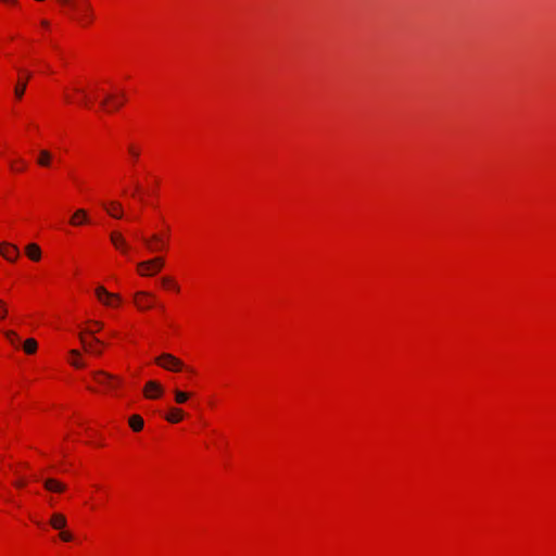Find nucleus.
I'll use <instances>...</instances> for the list:
<instances>
[{
    "mask_svg": "<svg viewBox=\"0 0 556 556\" xmlns=\"http://www.w3.org/2000/svg\"><path fill=\"white\" fill-rule=\"evenodd\" d=\"M61 5L67 7L74 14L73 18L81 26L93 22V8L89 0H56Z\"/></svg>",
    "mask_w": 556,
    "mask_h": 556,
    "instance_id": "obj_1",
    "label": "nucleus"
},
{
    "mask_svg": "<svg viewBox=\"0 0 556 556\" xmlns=\"http://www.w3.org/2000/svg\"><path fill=\"white\" fill-rule=\"evenodd\" d=\"M164 266L163 257H154L148 261L138 263V270L141 276H153L159 273Z\"/></svg>",
    "mask_w": 556,
    "mask_h": 556,
    "instance_id": "obj_2",
    "label": "nucleus"
},
{
    "mask_svg": "<svg viewBox=\"0 0 556 556\" xmlns=\"http://www.w3.org/2000/svg\"><path fill=\"white\" fill-rule=\"evenodd\" d=\"M155 363L166 370L180 371L184 368V363L172 354L164 353L155 358Z\"/></svg>",
    "mask_w": 556,
    "mask_h": 556,
    "instance_id": "obj_3",
    "label": "nucleus"
},
{
    "mask_svg": "<svg viewBox=\"0 0 556 556\" xmlns=\"http://www.w3.org/2000/svg\"><path fill=\"white\" fill-rule=\"evenodd\" d=\"M155 303V298L147 291H138L134 294V304L139 311L150 309Z\"/></svg>",
    "mask_w": 556,
    "mask_h": 556,
    "instance_id": "obj_4",
    "label": "nucleus"
},
{
    "mask_svg": "<svg viewBox=\"0 0 556 556\" xmlns=\"http://www.w3.org/2000/svg\"><path fill=\"white\" fill-rule=\"evenodd\" d=\"M93 378L99 384L106 387L109 390H115L121 384V380L117 377L105 371L93 372Z\"/></svg>",
    "mask_w": 556,
    "mask_h": 556,
    "instance_id": "obj_5",
    "label": "nucleus"
},
{
    "mask_svg": "<svg viewBox=\"0 0 556 556\" xmlns=\"http://www.w3.org/2000/svg\"><path fill=\"white\" fill-rule=\"evenodd\" d=\"M142 242L150 252H159L166 248L165 240L157 233H154L149 238L143 237Z\"/></svg>",
    "mask_w": 556,
    "mask_h": 556,
    "instance_id": "obj_6",
    "label": "nucleus"
},
{
    "mask_svg": "<svg viewBox=\"0 0 556 556\" xmlns=\"http://www.w3.org/2000/svg\"><path fill=\"white\" fill-rule=\"evenodd\" d=\"M96 295L104 305L112 306L114 301L119 302L118 294L109 292L104 287L99 286L96 289Z\"/></svg>",
    "mask_w": 556,
    "mask_h": 556,
    "instance_id": "obj_7",
    "label": "nucleus"
},
{
    "mask_svg": "<svg viewBox=\"0 0 556 556\" xmlns=\"http://www.w3.org/2000/svg\"><path fill=\"white\" fill-rule=\"evenodd\" d=\"M0 254L9 262H15L20 255V250L11 243H0Z\"/></svg>",
    "mask_w": 556,
    "mask_h": 556,
    "instance_id": "obj_8",
    "label": "nucleus"
},
{
    "mask_svg": "<svg viewBox=\"0 0 556 556\" xmlns=\"http://www.w3.org/2000/svg\"><path fill=\"white\" fill-rule=\"evenodd\" d=\"M143 393L148 399H157L162 395L163 388L159 382L151 380L146 383Z\"/></svg>",
    "mask_w": 556,
    "mask_h": 556,
    "instance_id": "obj_9",
    "label": "nucleus"
},
{
    "mask_svg": "<svg viewBox=\"0 0 556 556\" xmlns=\"http://www.w3.org/2000/svg\"><path fill=\"white\" fill-rule=\"evenodd\" d=\"M24 74L23 78H20L14 87V96L17 100H21L25 93L27 81L29 80L31 74L27 71H22Z\"/></svg>",
    "mask_w": 556,
    "mask_h": 556,
    "instance_id": "obj_10",
    "label": "nucleus"
},
{
    "mask_svg": "<svg viewBox=\"0 0 556 556\" xmlns=\"http://www.w3.org/2000/svg\"><path fill=\"white\" fill-rule=\"evenodd\" d=\"M110 239H111V242L112 244L117 249L119 250L121 252L123 253H127L128 250H129V245L128 243L126 242L125 238L123 237L122 233L119 232H112L110 235Z\"/></svg>",
    "mask_w": 556,
    "mask_h": 556,
    "instance_id": "obj_11",
    "label": "nucleus"
},
{
    "mask_svg": "<svg viewBox=\"0 0 556 556\" xmlns=\"http://www.w3.org/2000/svg\"><path fill=\"white\" fill-rule=\"evenodd\" d=\"M80 342L84 346V350L86 352L100 355L102 351L100 349H97L94 344H103L98 338L93 337L91 341H87L83 334L79 336Z\"/></svg>",
    "mask_w": 556,
    "mask_h": 556,
    "instance_id": "obj_12",
    "label": "nucleus"
},
{
    "mask_svg": "<svg viewBox=\"0 0 556 556\" xmlns=\"http://www.w3.org/2000/svg\"><path fill=\"white\" fill-rule=\"evenodd\" d=\"M70 223L73 226H81L89 223L87 211L84 208L76 210L72 215Z\"/></svg>",
    "mask_w": 556,
    "mask_h": 556,
    "instance_id": "obj_13",
    "label": "nucleus"
},
{
    "mask_svg": "<svg viewBox=\"0 0 556 556\" xmlns=\"http://www.w3.org/2000/svg\"><path fill=\"white\" fill-rule=\"evenodd\" d=\"M103 207L114 218L121 219L123 217L122 204L117 201H112L109 204L103 203Z\"/></svg>",
    "mask_w": 556,
    "mask_h": 556,
    "instance_id": "obj_14",
    "label": "nucleus"
},
{
    "mask_svg": "<svg viewBox=\"0 0 556 556\" xmlns=\"http://www.w3.org/2000/svg\"><path fill=\"white\" fill-rule=\"evenodd\" d=\"M43 485L46 490L56 493H62L66 489L65 484L52 478L46 479Z\"/></svg>",
    "mask_w": 556,
    "mask_h": 556,
    "instance_id": "obj_15",
    "label": "nucleus"
},
{
    "mask_svg": "<svg viewBox=\"0 0 556 556\" xmlns=\"http://www.w3.org/2000/svg\"><path fill=\"white\" fill-rule=\"evenodd\" d=\"M53 160V154L46 149H42L38 152L37 164L41 167H49Z\"/></svg>",
    "mask_w": 556,
    "mask_h": 556,
    "instance_id": "obj_16",
    "label": "nucleus"
},
{
    "mask_svg": "<svg viewBox=\"0 0 556 556\" xmlns=\"http://www.w3.org/2000/svg\"><path fill=\"white\" fill-rule=\"evenodd\" d=\"M50 525L55 530H63L67 525V520L64 515L55 513L51 516Z\"/></svg>",
    "mask_w": 556,
    "mask_h": 556,
    "instance_id": "obj_17",
    "label": "nucleus"
},
{
    "mask_svg": "<svg viewBox=\"0 0 556 556\" xmlns=\"http://www.w3.org/2000/svg\"><path fill=\"white\" fill-rule=\"evenodd\" d=\"M26 254L33 261H39L41 257L40 248L36 243H30L26 247Z\"/></svg>",
    "mask_w": 556,
    "mask_h": 556,
    "instance_id": "obj_18",
    "label": "nucleus"
},
{
    "mask_svg": "<svg viewBox=\"0 0 556 556\" xmlns=\"http://www.w3.org/2000/svg\"><path fill=\"white\" fill-rule=\"evenodd\" d=\"M184 417V413L179 408H170L169 413L166 416V420L176 424L179 422Z\"/></svg>",
    "mask_w": 556,
    "mask_h": 556,
    "instance_id": "obj_19",
    "label": "nucleus"
},
{
    "mask_svg": "<svg viewBox=\"0 0 556 556\" xmlns=\"http://www.w3.org/2000/svg\"><path fill=\"white\" fill-rule=\"evenodd\" d=\"M143 424V419L139 415H132L129 417V426L134 431L142 430Z\"/></svg>",
    "mask_w": 556,
    "mask_h": 556,
    "instance_id": "obj_20",
    "label": "nucleus"
},
{
    "mask_svg": "<svg viewBox=\"0 0 556 556\" xmlns=\"http://www.w3.org/2000/svg\"><path fill=\"white\" fill-rule=\"evenodd\" d=\"M37 350V342L35 339H27L25 342H24V351L27 353V354H33L35 353Z\"/></svg>",
    "mask_w": 556,
    "mask_h": 556,
    "instance_id": "obj_21",
    "label": "nucleus"
},
{
    "mask_svg": "<svg viewBox=\"0 0 556 556\" xmlns=\"http://www.w3.org/2000/svg\"><path fill=\"white\" fill-rule=\"evenodd\" d=\"M174 394H175V401L178 404H182V403L187 402L188 399L190 397L189 393L180 391L178 389L174 390Z\"/></svg>",
    "mask_w": 556,
    "mask_h": 556,
    "instance_id": "obj_22",
    "label": "nucleus"
},
{
    "mask_svg": "<svg viewBox=\"0 0 556 556\" xmlns=\"http://www.w3.org/2000/svg\"><path fill=\"white\" fill-rule=\"evenodd\" d=\"M8 315V307L4 301L0 300V320L4 319Z\"/></svg>",
    "mask_w": 556,
    "mask_h": 556,
    "instance_id": "obj_23",
    "label": "nucleus"
},
{
    "mask_svg": "<svg viewBox=\"0 0 556 556\" xmlns=\"http://www.w3.org/2000/svg\"><path fill=\"white\" fill-rule=\"evenodd\" d=\"M60 538L64 542H71L73 540V535L68 531H61L60 532Z\"/></svg>",
    "mask_w": 556,
    "mask_h": 556,
    "instance_id": "obj_24",
    "label": "nucleus"
},
{
    "mask_svg": "<svg viewBox=\"0 0 556 556\" xmlns=\"http://www.w3.org/2000/svg\"><path fill=\"white\" fill-rule=\"evenodd\" d=\"M128 151H129V154H130L135 160H136V159H138V156H139V150H138V149H136L135 147L130 146V147L128 148Z\"/></svg>",
    "mask_w": 556,
    "mask_h": 556,
    "instance_id": "obj_25",
    "label": "nucleus"
},
{
    "mask_svg": "<svg viewBox=\"0 0 556 556\" xmlns=\"http://www.w3.org/2000/svg\"><path fill=\"white\" fill-rule=\"evenodd\" d=\"M5 337L12 342L14 343L15 339H17V336L14 331H5Z\"/></svg>",
    "mask_w": 556,
    "mask_h": 556,
    "instance_id": "obj_26",
    "label": "nucleus"
},
{
    "mask_svg": "<svg viewBox=\"0 0 556 556\" xmlns=\"http://www.w3.org/2000/svg\"><path fill=\"white\" fill-rule=\"evenodd\" d=\"M71 364L77 368H81L85 366L84 363H81L80 361H77V359L72 361Z\"/></svg>",
    "mask_w": 556,
    "mask_h": 556,
    "instance_id": "obj_27",
    "label": "nucleus"
},
{
    "mask_svg": "<svg viewBox=\"0 0 556 556\" xmlns=\"http://www.w3.org/2000/svg\"><path fill=\"white\" fill-rule=\"evenodd\" d=\"M20 163L22 164L21 168L15 167L13 163H11V168L16 172L22 170L25 166V163L23 161H20Z\"/></svg>",
    "mask_w": 556,
    "mask_h": 556,
    "instance_id": "obj_28",
    "label": "nucleus"
},
{
    "mask_svg": "<svg viewBox=\"0 0 556 556\" xmlns=\"http://www.w3.org/2000/svg\"><path fill=\"white\" fill-rule=\"evenodd\" d=\"M70 354L74 357H79L80 353L77 350L70 351Z\"/></svg>",
    "mask_w": 556,
    "mask_h": 556,
    "instance_id": "obj_29",
    "label": "nucleus"
},
{
    "mask_svg": "<svg viewBox=\"0 0 556 556\" xmlns=\"http://www.w3.org/2000/svg\"><path fill=\"white\" fill-rule=\"evenodd\" d=\"M162 282H163V285H167L170 282V279L168 277H164V278H162Z\"/></svg>",
    "mask_w": 556,
    "mask_h": 556,
    "instance_id": "obj_30",
    "label": "nucleus"
},
{
    "mask_svg": "<svg viewBox=\"0 0 556 556\" xmlns=\"http://www.w3.org/2000/svg\"><path fill=\"white\" fill-rule=\"evenodd\" d=\"M122 104V102H114V109H119Z\"/></svg>",
    "mask_w": 556,
    "mask_h": 556,
    "instance_id": "obj_31",
    "label": "nucleus"
},
{
    "mask_svg": "<svg viewBox=\"0 0 556 556\" xmlns=\"http://www.w3.org/2000/svg\"><path fill=\"white\" fill-rule=\"evenodd\" d=\"M24 485H25V482H24V481H18V482H16V486H18V488H22V486H24Z\"/></svg>",
    "mask_w": 556,
    "mask_h": 556,
    "instance_id": "obj_32",
    "label": "nucleus"
},
{
    "mask_svg": "<svg viewBox=\"0 0 556 556\" xmlns=\"http://www.w3.org/2000/svg\"><path fill=\"white\" fill-rule=\"evenodd\" d=\"M41 25L45 26V27H48L49 26V23L47 21H42L41 22Z\"/></svg>",
    "mask_w": 556,
    "mask_h": 556,
    "instance_id": "obj_33",
    "label": "nucleus"
},
{
    "mask_svg": "<svg viewBox=\"0 0 556 556\" xmlns=\"http://www.w3.org/2000/svg\"><path fill=\"white\" fill-rule=\"evenodd\" d=\"M109 99H110L109 97H108V98H105V99L101 102V104L104 106V105L106 104V102H108V100H109Z\"/></svg>",
    "mask_w": 556,
    "mask_h": 556,
    "instance_id": "obj_34",
    "label": "nucleus"
},
{
    "mask_svg": "<svg viewBox=\"0 0 556 556\" xmlns=\"http://www.w3.org/2000/svg\"><path fill=\"white\" fill-rule=\"evenodd\" d=\"M96 325L99 327V328H102V324L101 323H96Z\"/></svg>",
    "mask_w": 556,
    "mask_h": 556,
    "instance_id": "obj_35",
    "label": "nucleus"
},
{
    "mask_svg": "<svg viewBox=\"0 0 556 556\" xmlns=\"http://www.w3.org/2000/svg\"><path fill=\"white\" fill-rule=\"evenodd\" d=\"M87 332L90 333V334L94 333V331H92V330H88Z\"/></svg>",
    "mask_w": 556,
    "mask_h": 556,
    "instance_id": "obj_36",
    "label": "nucleus"
}]
</instances>
